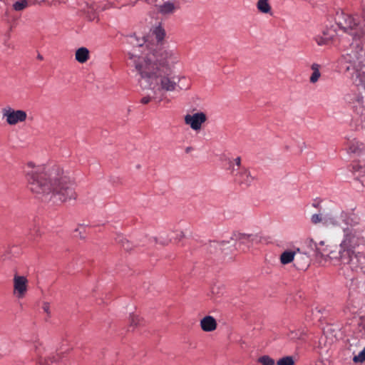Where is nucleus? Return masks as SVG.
<instances>
[{"label": "nucleus", "mask_w": 365, "mask_h": 365, "mask_svg": "<svg viewBox=\"0 0 365 365\" xmlns=\"http://www.w3.org/2000/svg\"><path fill=\"white\" fill-rule=\"evenodd\" d=\"M294 361L292 356H285L279 359L277 362V365H294Z\"/></svg>", "instance_id": "412c9836"}, {"label": "nucleus", "mask_w": 365, "mask_h": 365, "mask_svg": "<svg viewBox=\"0 0 365 365\" xmlns=\"http://www.w3.org/2000/svg\"><path fill=\"white\" fill-rule=\"evenodd\" d=\"M315 41L319 46L336 44L339 41L336 27L331 25L326 28L321 36H317L315 38Z\"/></svg>", "instance_id": "423d86ee"}, {"label": "nucleus", "mask_w": 365, "mask_h": 365, "mask_svg": "<svg viewBox=\"0 0 365 365\" xmlns=\"http://www.w3.org/2000/svg\"><path fill=\"white\" fill-rule=\"evenodd\" d=\"M236 241L240 245H245L248 249L258 239L257 235L237 233L235 235Z\"/></svg>", "instance_id": "9b49d317"}, {"label": "nucleus", "mask_w": 365, "mask_h": 365, "mask_svg": "<svg viewBox=\"0 0 365 365\" xmlns=\"http://www.w3.org/2000/svg\"><path fill=\"white\" fill-rule=\"evenodd\" d=\"M299 258L302 260V262H299V259L297 258L296 260V265L299 269H304V268L307 267L309 264V257L307 255H302Z\"/></svg>", "instance_id": "6ab92c4d"}, {"label": "nucleus", "mask_w": 365, "mask_h": 365, "mask_svg": "<svg viewBox=\"0 0 365 365\" xmlns=\"http://www.w3.org/2000/svg\"><path fill=\"white\" fill-rule=\"evenodd\" d=\"M128 58L130 63L140 77V87L152 92V95L141 98L143 104L149 103L162 92L186 91L190 88L188 78L175 75L172 71L180 61L178 52L173 49L148 48L143 53L135 49L128 53Z\"/></svg>", "instance_id": "f257e3e1"}, {"label": "nucleus", "mask_w": 365, "mask_h": 365, "mask_svg": "<svg viewBox=\"0 0 365 365\" xmlns=\"http://www.w3.org/2000/svg\"><path fill=\"white\" fill-rule=\"evenodd\" d=\"M90 58V51L86 47H81L76 51L75 58L80 63H86Z\"/></svg>", "instance_id": "4468645a"}, {"label": "nucleus", "mask_w": 365, "mask_h": 365, "mask_svg": "<svg viewBox=\"0 0 365 365\" xmlns=\"http://www.w3.org/2000/svg\"><path fill=\"white\" fill-rule=\"evenodd\" d=\"M128 244H129V242L128 241H126V242H125V243H123V246L124 247V248L125 250H128L129 249Z\"/></svg>", "instance_id": "7c9ffc66"}, {"label": "nucleus", "mask_w": 365, "mask_h": 365, "mask_svg": "<svg viewBox=\"0 0 365 365\" xmlns=\"http://www.w3.org/2000/svg\"><path fill=\"white\" fill-rule=\"evenodd\" d=\"M38 59H40V60H42V59H43V57H42V56L38 55Z\"/></svg>", "instance_id": "72a5a7b5"}, {"label": "nucleus", "mask_w": 365, "mask_h": 365, "mask_svg": "<svg viewBox=\"0 0 365 365\" xmlns=\"http://www.w3.org/2000/svg\"><path fill=\"white\" fill-rule=\"evenodd\" d=\"M201 329L206 332H210L216 329L217 322L212 316H206L200 320Z\"/></svg>", "instance_id": "f8f14e48"}, {"label": "nucleus", "mask_w": 365, "mask_h": 365, "mask_svg": "<svg viewBox=\"0 0 365 365\" xmlns=\"http://www.w3.org/2000/svg\"><path fill=\"white\" fill-rule=\"evenodd\" d=\"M13 294L18 299H23L29 289V280L26 277L20 275L17 272L14 274Z\"/></svg>", "instance_id": "0eeeda50"}, {"label": "nucleus", "mask_w": 365, "mask_h": 365, "mask_svg": "<svg viewBox=\"0 0 365 365\" xmlns=\"http://www.w3.org/2000/svg\"><path fill=\"white\" fill-rule=\"evenodd\" d=\"M136 1H137V0H133V3H135Z\"/></svg>", "instance_id": "4c0bfd02"}, {"label": "nucleus", "mask_w": 365, "mask_h": 365, "mask_svg": "<svg viewBox=\"0 0 365 365\" xmlns=\"http://www.w3.org/2000/svg\"><path fill=\"white\" fill-rule=\"evenodd\" d=\"M295 252L293 251H284L280 255V262L282 264H287L294 259Z\"/></svg>", "instance_id": "dca6fc26"}, {"label": "nucleus", "mask_w": 365, "mask_h": 365, "mask_svg": "<svg viewBox=\"0 0 365 365\" xmlns=\"http://www.w3.org/2000/svg\"><path fill=\"white\" fill-rule=\"evenodd\" d=\"M2 117L9 125H16L24 123L27 119V113L24 110H15L10 106H6L1 110Z\"/></svg>", "instance_id": "39448f33"}, {"label": "nucleus", "mask_w": 365, "mask_h": 365, "mask_svg": "<svg viewBox=\"0 0 365 365\" xmlns=\"http://www.w3.org/2000/svg\"><path fill=\"white\" fill-rule=\"evenodd\" d=\"M345 215L343 212H341L339 216L333 213H327L324 215V225L325 227H339L341 225V220H344Z\"/></svg>", "instance_id": "9d476101"}, {"label": "nucleus", "mask_w": 365, "mask_h": 365, "mask_svg": "<svg viewBox=\"0 0 365 365\" xmlns=\"http://www.w3.org/2000/svg\"><path fill=\"white\" fill-rule=\"evenodd\" d=\"M316 311H317V312H321V311H320V309H318L317 308H316Z\"/></svg>", "instance_id": "f704fd0d"}, {"label": "nucleus", "mask_w": 365, "mask_h": 365, "mask_svg": "<svg viewBox=\"0 0 365 365\" xmlns=\"http://www.w3.org/2000/svg\"><path fill=\"white\" fill-rule=\"evenodd\" d=\"M234 162L236 165V166L240 168V165H241V158L240 157H237L236 158L235 160H234Z\"/></svg>", "instance_id": "cd10ccee"}, {"label": "nucleus", "mask_w": 365, "mask_h": 365, "mask_svg": "<svg viewBox=\"0 0 365 365\" xmlns=\"http://www.w3.org/2000/svg\"><path fill=\"white\" fill-rule=\"evenodd\" d=\"M62 1V0H51V1H49V3L51 4H56V3H61Z\"/></svg>", "instance_id": "2f4dec72"}, {"label": "nucleus", "mask_w": 365, "mask_h": 365, "mask_svg": "<svg viewBox=\"0 0 365 365\" xmlns=\"http://www.w3.org/2000/svg\"><path fill=\"white\" fill-rule=\"evenodd\" d=\"M177 6L174 3L167 1L164 3L163 5L160 6L159 11L163 14H172L176 10Z\"/></svg>", "instance_id": "2eb2a0df"}, {"label": "nucleus", "mask_w": 365, "mask_h": 365, "mask_svg": "<svg viewBox=\"0 0 365 365\" xmlns=\"http://www.w3.org/2000/svg\"><path fill=\"white\" fill-rule=\"evenodd\" d=\"M148 3H153V1H150V0H147Z\"/></svg>", "instance_id": "c9c22d12"}, {"label": "nucleus", "mask_w": 365, "mask_h": 365, "mask_svg": "<svg viewBox=\"0 0 365 365\" xmlns=\"http://www.w3.org/2000/svg\"><path fill=\"white\" fill-rule=\"evenodd\" d=\"M152 37H154L156 40L157 43H150L148 40H143V43H139L136 46H133V48L130 52H133L135 49H138L140 53H143L148 48H168L172 49L170 47L163 46L161 41L164 39L165 36V31L161 26H158L153 28L150 31ZM174 50V48H173ZM178 52L176 49H175Z\"/></svg>", "instance_id": "20e7f679"}, {"label": "nucleus", "mask_w": 365, "mask_h": 365, "mask_svg": "<svg viewBox=\"0 0 365 365\" xmlns=\"http://www.w3.org/2000/svg\"><path fill=\"white\" fill-rule=\"evenodd\" d=\"M235 169L234 166H232V174L235 177V181L240 185L248 187L257 179L256 175L252 173L246 168H241L236 173H235Z\"/></svg>", "instance_id": "6e6552de"}, {"label": "nucleus", "mask_w": 365, "mask_h": 365, "mask_svg": "<svg viewBox=\"0 0 365 365\" xmlns=\"http://www.w3.org/2000/svg\"><path fill=\"white\" fill-rule=\"evenodd\" d=\"M138 322V318L136 316L130 317V324L136 325Z\"/></svg>", "instance_id": "bb28decb"}, {"label": "nucleus", "mask_w": 365, "mask_h": 365, "mask_svg": "<svg viewBox=\"0 0 365 365\" xmlns=\"http://www.w3.org/2000/svg\"><path fill=\"white\" fill-rule=\"evenodd\" d=\"M207 119V115L203 112L187 114L184 117L185 123L195 131L201 130L202 124L206 122Z\"/></svg>", "instance_id": "1a4fd4ad"}, {"label": "nucleus", "mask_w": 365, "mask_h": 365, "mask_svg": "<svg viewBox=\"0 0 365 365\" xmlns=\"http://www.w3.org/2000/svg\"><path fill=\"white\" fill-rule=\"evenodd\" d=\"M258 361L262 365H274V360L269 356L264 355L259 358Z\"/></svg>", "instance_id": "5701e85b"}, {"label": "nucleus", "mask_w": 365, "mask_h": 365, "mask_svg": "<svg viewBox=\"0 0 365 365\" xmlns=\"http://www.w3.org/2000/svg\"><path fill=\"white\" fill-rule=\"evenodd\" d=\"M98 6H100L99 9L100 11H104L106 9H108L113 6V4L110 2H105L98 4Z\"/></svg>", "instance_id": "393cba45"}, {"label": "nucleus", "mask_w": 365, "mask_h": 365, "mask_svg": "<svg viewBox=\"0 0 365 365\" xmlns=\"http://www.w3.org/2000/svg\"><path fill=\"white\" fill-rule=\"evenodd\" d=\"M257 9L263 14H268L271 11V6L269 0H258L257 3Z\"/></svg>", "instance_id": "a211bd4d"}, {"label": "nucleus", "mask_w": 365, "mask_h": 365, "mask_svg": "<svg viewBox=\"0 0 365 365\" xmlns=\"http://www.w3.org/2000/svg\"><path fill=\"white\" fill-rule=\"evenodd\" d=\"M353 361L356 364L365 362V347L359 354L353 357Z\"/></svg>", "instance_id": "b1692460"}, {"label": "nucleus", "mask_w": 365, "mask_h": 365, "mask_svg": "<svg viewBox=\"0 0 365 365\" xmlns=\"http://www.w3.org/2000/svg\"><path fill=\"white\" fill-rule=\"evenodd\" d=\"M49 304H47V303H45L43 304V309L44 310V312H46L47 314H49L50 312H49Z\"/></svg>", "instance_id": "c85d7f7f"}, {"label": "nucleus", "mask_w": 365, "mask_h": 365, "mask_svg": "<svg viewBox=\"0 0 365 365\" xmlns=\"http://www.w3.org/2000/svg\"><path fill=\"white\" fill-rule=\"evenodd\" d=\"M344 237L339 245H326L324 241L319 244L312 240L309 246L315 247V256L325 261L331 262L334 265H348L351 269L358 267V255L354 251L356 247L365 245L362 227L356 225H351L343 227Z\"/></svg>", "instance_id": "7ed1b4c3"}, {"label": "nucleus", "mask_w": 365, "mask_h": 365, "mask_svg": "<svg viewBox=\"0 0 365 365\" xmlns=\"http://www.w3.org/2000/svg\"><path fill=\"white\" fill-rule=\"evenodd\" d=\"M229 241H212L210 243V247L211 248H220L222 250L224 247H225L227 244H229Z\"/></svg>", "instance_id": "4be33fe9"}, {"label": "nucleus", "mask_w": 365, "mask_h": 365, "mask_svg": "<svg viewBox=\"0 0 365 365\" xmlns=\"http://www.w3.org/2000/svg\"><path fill=\"white\" fill-rule=\"evenodd\" d=\"M50 362H51V359H46L43 362H41L40 365H50Z\"/></svg>", "instance_id": "c756f323"}, {"label": "nucleus", "mask_w": 365, "mask_h": 365, "mask_svg": "<svg viewBox=\"0 0 365 365\" xmlns=\"http://www.w3.org/2000/svg\"><path fill=\"white\" fill-rule=\"evenodd\" d=\"M169 242H170V240H166L165 242H160V243L162 245H168Z\"/></svg>", "instance_id": "473e14b6"}, {"label": "nucleus", "mask_w": 365, "mask_h": 365, "mask_svg": "<svg viewBox=\"0 0 365 365\" xmlns=\"http://www.w3.org/2000/svg\"><path fill=\"white\" fill-rule=\"evenodd\" d=\"M187 151H190V148H187Z\"/></svg>", "instance_id": "e433bc0d"}, {"label": "nucleus", "mask_w": 365, "mask_h": 365, "mask_svg": "<svg viewBox=\"0 0 365 365\" xmlns=\"http://www.w3.org/2000/svg\"><path fill=\"white\" fill-rule=\"evenodd\" d=\"M319 68L320 66L317 63H313L312 65L311 68L312 70V73L309 78V81L311 83H316L319 81L321 76Z\"/></svg>", "instance_id": "f3484780"}, {"label": "nucleus", "mask_w": 365, "mask_h": 365, "mask_svg": "<svg viewBox=\"0 0 365 365\" xmlns=\"http://www.w3.org/2000/svg\"><path fill=\"white\" fill-rule=\"evenodd\" d=\"M24 175L28 189L39 199L66 202L76 197L68 173L57 165L28 162Z\"/></svg>", "instance_id": "f03ea898"}, {"label": "nucleus", "mask_w": 365, "mask_h": 365, "mask_svg": "<svg viewBox=\"0 0 365 365\" xmlns=\"http://www.w3.org/2000/svg\"><path fill=\"white\" fill-rule=\"evenodd\" d=\"M353 170L354 172H363L365 173V165H361L359 164L353 165Z\"/></svg>", "instance_id": "a878e982"}, {"label": "nucleus", "mask_w": 365, "mask_h": 365, "mask_svg": "<svg viewBox=\"0 0 365 365\" xmlns=\"http://www.w3.org/2000/svg\"><path fill=\"white\" fill-rule=\"evenodd\" d=\"M99 8L98 4L96 2L86 4L84 11L86 13L90 21H94L97 19L98 12L100 11Z\"/></svg>", "instance_id": "ddd939ff"}, {"label": "nucleus", "mask_w": 365, "mask_h": 365, "mask_svg": "<svg viewBox=\"0 0 365 365\" xmlns=\"http://www.w3.org/2000/svg\"><path fill=\"white\" fill-rule=\"evenodd\" d=\"M311 222L314 225H317L319 223H322L324 225V215L318 213L314 214L311 216Z\"/></svg>", "instance_id": "aec40b11"}]
</instances>
